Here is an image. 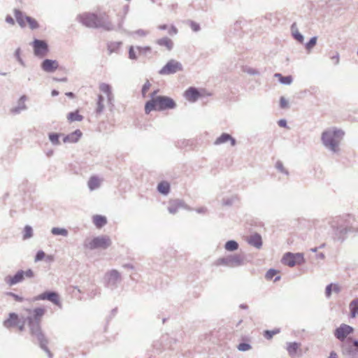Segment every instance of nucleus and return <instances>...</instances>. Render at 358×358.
Segmentation results:
<instances>
[{
  "instance_id": "5",
  "label": "nucleus",
  "mask_w": 358,
  "mask_h": 358,
  "mask_svg": "<svg viewBox=\"0 0 358 358\" xmlns=\"http://www.w3.org/2000/svg\"><path fill=\"white\" fill-rule=\"evenodd\" d=\"M111 245V240L108 236H101L87 239L84 243L85 248L87 250L106 249Z\"/></svg>"
},
{
  "instance_id": "18",
  "label": "nucleus",
  "mask_w": 358,
  "mask_h": 358,
  "mask_svg": "<svg viewBox=\"0 0 358 358\" xmlns=\"http://www.w3.org/2000/svg\"><path fill=\"white\" fill-rule=\"evenodd\" d=\"M92 221L94 225L100 229L107 223V219L105 216L96 215L93 216Z\"/></svg>"
},
{
  "instance_id": "55",
  "label": "nucleus",
  "mask_w": 358,
  "mask_h": 358,
  "mask_svg": "<svg viewBox=\"0 0 358 358\" xmlns=\"http://www.w3.org/2000/svg\"><path fill=\"white\" fill-rule=\"evenodd\" d=\"M332 290H334L336 292H338L339 291V287L337 285L333 284Z\"/></svg>"
},
{
  "instance_id": "9",
  "label": "nucleus",
  "mask_w": 358,
  "mask_h": 358,
  "mask_svg": "<svg viewBox=\"0 0 358 358\" xmlns=\"http://www.w3.org/2000/svg\"><path fill=\"white\" fill-rule=\"evenodd\" d=\"M282 262L285 265H287L289 266H294L296 264H301L303 262V257L302 255L292 254V253H287L284 255L282 259Z\"/></svg>"
},
{
  "instance_id": "16",
  "label": "nucleus",
  "mask_w": 358,
  "mask_h": 358,
  "mask_svg": "<svg viewBox=\"0 0 358 358\" xmlns=\"http://www.w3.org/2000/svg\"><path fill=\"white\" fill-rule=\"evenodd\" d=\"M81 136L82 132L79 129H77L75 131L67 135L64 138V141L69 143H76L80 138Z\"/></svg>"
},
{
  "instance_id": "58",
  "label": "nucleus",
  "mask_w": 358,
  "mask_h": 358,
  "mask_svg": "<svg viewBox=\"0 0 358 358\" xmlns=\"http://www.w3.org/2000/svg\"><path fill=\"white\" fill-rule=\"evenodd\" d=\"M51 94H52V96H57V95L59 94V92L55 90H54L52 91Z\"/></svg>"
},
{
  "instance_id": "59",
  "label": "nucleus",
  "mask_w": 358,
  "mask_h": 358,
  "mask_svg": "<svg viewBox=\"0 0 358 358\" xmlns=\"http://www.w3.org/2000/svg\"><path fill=\"white\" fill-rule=\"evenodd\" d=\"M56 80H57V81H62V82H66L67 81V78H63L62 79H56Z\"/></svg>"
},
{
  "instance_id": "31",
  "label": "nucleus",
  "mask_w": 358,
  "mask_h": 358,
  "mask_svg": "<svg viewBox=\"0 0 358 358\" xmlns=\"http://www.w3.org/2000/svg\"><path fill=\"white\" fill-rule=\"evenodd\" d=\"M52 234L56 236H66L68 235V231L63 228L54 227L52 229Z\"/></svg>"
},
{
  "instance_id": "29",
  "label": "nucleus",
  "mask_w": 358,
  "mask_h": 358,
  "mask_svg": "<svg viewBox=\"0 0 358 358\" xmlns=\"http://www.w3.org/2000/svg\"><path fill=\"white\" fill-rule=\"evenodd\" d=\"M122 45L121 42H113L108 44V49L110 53L117 52Z\"/></svg>"
},
{
  "instance_id": "3",
  "label": "nucleus",
  "mask_w": 358,
  "mask_h": 358,
  "mask_svg": "<svg viewBox=\"0 0 358 358\" xmlns=\"http://www.w3.org/2000/svg\"><path fill=\"white\" fill-rule=\"evenodd\" d=\"M26 310L31 315L27 317L31 334L36 336L39 341H42L44 336L41 332L40 322L43 316L45 313V309L44 308L38 307L33 310L27 309Z\"/></svg>"
},
{
  "instance_id": "61",
  "label": "nucleus",
  "mask_w": 358,
  "mask_h": 358,
  "mask_svg": "<svg viewBox=\"0 0 358 358\" xmlns=\"http://www.w3.org/2000/svg\"><path fill=\"white\" fill-rule=\"evenodd\" d=\"M353 345L355 348H358V341H354L353 342Z\"/></svg>"
},
{
  "instance_id": "11",
  "label": "nucleus",
  "mask_w": 358,
  "mask_h": 358,
  "mask_svg": "<svg viewBox=\"0 0 358 358\" xmlns=\"http://www.w3.org/2000/svg\"><path fill=\"white\" fill-rule=\"evenodd\" d=\"M34 300H48L53 303L54 304L61 306V303L59 301V296L57 293L54 292H46L39 294L38 296L34 298Z\"/></svg>"
},
{
  "instance_id": "6",
  "label": "nucleus",
  "mask_w": 358,
  "mask_h": 358,
  "mask_svg": "<svg viewBox=\"0 0 358 358\" xmlns=\"http://www.w3.org/2000/svg\"><path fill=\"white\" fill-rule=\"evenodd\" d=\"M34 272L31 269H27L24 271L22 270L18 271L14 275H8L6 278V282L9 285H13L22 282L24 278H31L34 277Z\"/></svg>"
},
{
  "instance_id": "56",
  "label": "nucleus",
  "mask_w": 358,
  "mask_h": 358,
  "mask_svg": "<svg viewBox=\"0 0 358 358\" xmlns=\"http://www.w3.org/2000/svg\"><path fill=\"white\" fill-rule=\"evenodd\" d=\"M158 28L161 30H164V29H166L168 28V27L166 24H160V25H159Z\"/></svg>"
},
{
  "instance_id": "35",
  "label": "nucleus",
  "mask_w": 358,
  "mask_h": 358,
  "mask_svg": "<svg viewBox=\"0 0 358 358\" xmlns=\"http://www.w3.org/2000/svg\"><path fill=\"white\" fill-rule=\"evenodd\" d=\"M238 247V243L234 241H229L225 244V249L229 251L236 250Z\"/></svg>"
},
{
  "instance_id": "19",
  "label": "nucleus",
  "mask_w": 358,
  "mask_h": 358,
  "mask_svg": "<svg viewBox=\"0 0 358 358\" xmlns=\"http://www.w3.org/2000/svg\"><path fill=\"white\" fill-rule=\"evenodd\" d=\"M228 141H231V145H235V140L228 134H222L219 138L216 139L215 141V144L220 145L224 143L227 142Z\"/></svg>"
},
{
  "instance_id": "17",
  "label": "nucleus",
  "mask_w": 358,
  "mask_h": 358,
  "mask_svg": "<svg viewBox=\"0 0 358 358\" xmlns=\"http://www.w3.org/2000/svg\"><path fill=\"white\" fill-rule=\"evenodd\" d=\"M67 120L69 123L73 122H80L83 120V116L79 113V110H77L73 112L68 113L66 116Z\"/></svg>"
},
{
  "instance_id": "21",
  "label": "nucleus",
  "mask_w": 358,
  "mask_h": 358,
  "mask_svg": "<svg viewBox=\"0 0 358 358\" xmlns=\"http://www.w3.org/2000/svg\"><path fill=\"white\" fill-rule=\"evenodd\" d=\"M222 261L230 266H237L242 263L243 259L239 256L234 255L229 257V258L226 259V260L222 259Z\"/></svg>"
},
{
  "instance_id": "23",
  "label": "nucleus",
  "mask_w": 358,
  "mask_h": 358,
  "mask_svg": "<svg viewBox=\"0 0 358 358\" xmlns=\"http://www.w3.org/2000/svg\"><path fill=\"white\" fill-rule=\"evenodd\" d=\"M157 43L159 45L164 46L168 50H171L173 45V41L167 37L157 40Z\"/></svg>"
},
{
  "instance_id": "22",
  "label": "nucleus",
  "mask_w": 358,
  "mask_h": 358,
  "mask_svg": "<svg viewBox=\"0 0 358 358\" xmlns=\"http://www.w3.org/2000/svg\"><path fill=\"white\" fill-rule=\"evenodd\" d=\"M14 15L20 26L24 27L27 25L25 19L27 16L24 15L22 13L17 9L14 10Z\"/></svg>"
},
{
  "instance_id": "39",
  "label": "nucleus",
  "mask_w": 358,
  "mask_h": 358,
  "mask_svg": "<svg viewBox=\"0 0 358 358\" xmlns=\"http://www.w3.org/2000/svg\"><path fill=\"white\" fill-rule=\"evenodd\" d=\"M151 87V83L149 82V80H146L145 84L143 85L142 87V95L143 97H145L147 92L149 91Z\"/></svg>"
},
{
  "instance_id": "4",
  "label": "nucleus",
  "mask_w": 358,
  "mask_h": 358,
  "mask_svg": "<svg viewBox=\"0 0 358 358\" xmlns=\"http://www.w3.org/2000/svg\"><path fill=\"white\" fill-rule=\"evenodd\" d=\"M343 136L344 132L342 130L336 128L329 129L322 134V141L326 147L336 152Z\"/></svg>"
},
{
  "instance_id": "14",
  "label": "nucleus",
  "mask_w": 358,
  "mask_h": 358,
  "mask_svg": "<svg viewBox=\"0 0 358 358\" xmlns=\"http://www.w3.org/2000/svg\"><path fill=\"white\" fill-rule=\"evenodd\" d=\"M288 354L292 358L301 355V344L299 343L293 342L289 343L287 346Z\"/></svg>"
},
{
  "instance_id": "37",
  "label": "nucleus",
  "mask_w": 358,
  "mask_h": 358,
  "mask_svg": "<svg viewBox=\"0 0 358 358\" xmlns=\"http://www.w3.org/2000/svg\"><path fill=\"white\" fill-rule=\"evenodd\" d=\"M137 52L139 55H145L148 52H150L151 51V48L150 46H145V47H136Z\"/></svg>"
},
{
  "instance_id": "34",
  "label": "nucleus",
  "mask_w": 358,
  "mask_h": 358,
  "mask_svg": "<svg viewBox=\"0 0 358 358\" xmlns=\"http://www.w3.org/2000/svg\"><path fill=\"white\" fill-rule=\"evenodd\" d=\"M275 77L278 78L280 83L286 85H289L292 81V78L291 76H282L280 73H276Z\"/></svg>"
},
{
  "instance_id": "45",
  "label": "nucleus",
  "mask_w": 358,
  "mask_h": 358,
  "mask_svg": "<svg viewBox=\"0 0 358 358\" xmlns=\"http://www.w3.org/2000/svg\"><path fill=\"white\" fill-rule=\"evenodd\" d=\"M237 348L240 351H247L251 349L250 345L248 343H240Z\"/></svg>"
},
{
  "instance_id": "30",
  "label": "nucleus",
  "mask_w": 358,
  "mask_h": 358,
  "mask_svg": "<svg viewBox=\"0 0 358 358\" xmlns=\"http://www.w3.org/2000/svg\"><path fill=\"white\" fill-rule=\"evenodd\" d=\"M292 31L294 38L297 40L299 42L302 43L303 41V37L296 29L295 24H293L292 26Z\"/></svg>"
},
{
  "instance_id": "25",
  "label": "nucleus",
  "mask_w": 358,
  "mask_h": 358,
  "mask_svg": "<svg viewBox=\"0 0 358 358\" xmlns=\"http://www.w3.org/2000/svg\"><path fill=\"white\" fill-rule=\"evenodd\" d=\"M349 308L350 310V316L352 317H355V316L358 315V299L352 301L349 305Z\"/></svg>"
},
{
  "instance_id": "15",
  "label": "nucleus",
  "mask_w": 358,
  "mask_h": 358,
  "mask_svg": "<svg viewBox=\"0 0 358 358\" xmlns=\"http://www.w3.org/2000/svg\"><path fill=\"white\" fill-rule=\"evenodd\" d=\"M59 67L57 61L52 59H45L41 64L42 69L45 72H53Z\"/></svg>"
},
{
  "instance_id": "33",
  "label": "nucleus",
  "mask_w": 358,
  "mask_h": 358,
  "mask_svg": "<svg viewBox=\"0 0 358 358\" xmlns=\"http://www.w3.org/2000/svg\"><path fill=\"white\" fill-rule=\"evenodd\" d=\"M182 207V203L179 201H173L169 207V211L171 213H176L178 210Z\"/></svg>"
},
{
  "instance_id": "53",
  "label": "nucleus",
  "mask_w": 358,
  "mask_h": 358,
  "mask_svg": "<svg viewBox=\"0 0 358 358\" xmlns=\"http://www.w3.org/2000/svg\"><path fill=\"white\" fill-rule=\"evenodd\" d=\"M278 125L281 127H286L287 122L285 120H280L278 121Z\"/></svg>"
},
{
  "instance_id": "27",
  "label": "nucleus",
  "mask_w": 358,
  "mask_h": 358,
  "mask_svg": "<svg viewBox=\"0 0 358 358\" xmlns=\"http://www.w3.org/2000/svg\"><path fill=\"white\" fill-rule=\"evenodd\" d=\"M157 189L162 194H166L169 192L170 185L169 182L163 181L158 185Z\"/></svg>"
},
{
  "instance_id": "44",
  "label": "nucleus",
  "mask_w": 358,
  "mask_h": 358,
  "mask_svg": "<svg viewBox=\"0 0 358 358\" xmlns=\"http://www.w3.org/2000/svg\"><path fill=\"white\" fill-rule=\"evenodd\" d=\"M49 138L51 142L54 144H59V135L57 134H50L49 135Z\"/></svg>"
},
{
  "instance_id": "54",
  "label": "nucleus",
  "mask_w": 358,
  "mask_h": 358,
  "mask_svg": "<svg viewBox=\"0 0 358 358\" xmlns=\"http://www.w3.org/2000/svg\"><path fill=\"white\" fill-rule=\"evenodd\" d=\"M328 358H338V355L335 352H331Z\"/></svg>"
},
{
  "instance_id": "52",
  "label": "nucleus",
  "mask_w": 358,
  "mask_h": 358,
  "mask_svg": "<svg viewBox=\"0 0 358 358\" xmlns=\"http://www.w3.org/2000/svg\"><path fill=\"white\" fill-rule=\"evenodd\" d=\"M6 22H8V24H10L11 25H13L15 24V21H14L13 18L10 15L6 16Z\"/></svg>"
},
{
  "instance_id": "28",
  "label": "nucleus",
  "mask_w": 358,
  "mask_h": 358,
  "mask_svg": "<svg viewBox=\"0 0 358 358\" xmlns=\"http://www.w3.org/2000/svg\"><path fill=\"white\" fill-rule=\"evenodd\" d=\"M279 273V271H277V270H275V269H270L267 271V273H266V278L268 280H272L273 277L276 276L275 278L274 279V281H278L280 280V277L279 275H278V274Z\"/></svg>"
},
{
  "instance_id": "41",
  "label": "nucleus",
  "mask_w": 358,
  "mask_h": 358,
  "mask_svg": "<svg viewBox=\"0 0 358 358\" xmlns=\"http://www.w3.org/2000/svg\"><path fill=\"white\" fill-rule=\"evenodd\" d=\"M317 42V38L313 37L307 43L306 45V48L308 50H311L316 44Z\"/></svg>"
},
{
  "instance_id": "2",
  "label": "nucleus",
  "mask_w": 358,
  "mask_h": 358,
  "mask_svg": "<svg viewBox=\"0 0 358 358\" xmlns=\"http://www.w3.org/2000/svg\"><path fill=\"white\" fill-rule=\"evenodd\" d=\"M158 91H154L151 94V99L145 105V113L149 114L152 110H164L174 108L176 102L170 97L157 96Z\"/></svg>"
},
{
  "instance_id": "38",
  "label": "nucleus",
  "mask_w": 358,
  "mask_h": 358,
  "mask_svg": "<svg viewBox=\"0 0 358 358\" xmlns=\"http://www.w3.org/2000/svg\"><path fill=\"white\" fill-rule=\"evenodd\" d=\"M280 332V330L279 329H275V330H273V331H264V336L267 339H271L272 338V337L278 334Z\"/></svg>"
},
{
  "instance_id": "43",
  "label": "nucleus",
  "mask_w": 358,
  "mask_h": 358,
  "mask_svg": "<svg viewBox=\"0 0 358 358\" xmlns=\"http://www.w3.org/2000/svg\"><path fill=\"white\" fill-rule=\"evenodd\" d=\"M109 276H110V278H109L110 280H116L119 279L120 274L117 271L113 270L109 273Z\"/></svg>"
},
{
  "instance_id": "48",
  "label": "nucleus",
  "mask_w": 358,
  "mask_h": 358,
  "mask_svg": "<svg viewBox=\"0 0 358 358\" xmlns=\"http://www.w3.org/2000/svg\"><path fill=\"white\" fill-rule=\"evenodd\" d=\"M189 24L191 29L194 31H198L200 29V27H199V24H197L196 22H195L194 21H190L189 22Z\"/></svg>"
},
{
  "instance_id": "7",
  "label": "nucleus",
  "mask_w": 358,
  "mask_h": 358,
  "mask_svg": "<svg viewBox=\"0 0 358 358\" xmlns=\"http://www.w3.org/2000/svg\"><path fill=\"white\" fill-rule=\"evenodd\" d=\"M3 325L6 328L17 327L20 331L24 329V321H21L18 315L14 313L9 314L8 317L4 320Z\"/></svg>"
},
{
  "instance_id": "60",
  "label": "nucleus",
  "mask_w": 358,
  "mask_h": 358,
  "mask_svg": "<svg viewBox=\"0 0 358 358\" xmlns=\"http://www.w3.org/2000/svg\"><path fill=\"white\" fill-rule=\"evenodd\" d=\"M343 348L344 350H345L346 352H350V350H348V349L345 346V345H343Z\"/></svg>"
},
{
  "instance_id": "47",
  "label": "nucleus",
  "mask_w": 358,
  "mask_h": 358,
  "mask_svg": "<svg viewBox=\"0 0 358 358\" xmlns=\"http://www.w3.org/2000/svg\"><path fill=\"white\" fill-rule=\"evenodd\" d=\"M280 106L282 108H286L289 106L287 100L283 96H282L280 99Z\"/></svg>"
},
{
  "instance_id": "62",
  "label": "nucleus",
  "mask_w": 358,
  "mask_h": 358,
  "mask_svg": "<svg viewBox=\"0 0 358 358\" xmlns=\"http://www.w3.org/2000/svg\"><path fill=\"white\" fill-rule=\"evenodd\" d=\"M47 258L50 260V261H52L53 259V257L52 256H48Z\"/></svg>"
},
{
  "instance_id": "10",
  "label": "nucleus",
  "mask_w": 358,
  "mask_h": 358,
  "mask_svg": "<svg viewBox=\"0 0 358 358\" xmlns=\"http://www.w3.org/2000/svg\"><path fill=\"white\" fill-rule=\"evenodd\" d=\"M32 46L34 55L38 57H45L48 52V44L44 41L35 39L33 41Z\"/></svg>"
},
{
  "instance_id": "42",
  "label": "nucleus",
  "mask_w": 358,
  "mask_h": 358,
  "mask_svg": "<svg viewBox=\"0 0 358 358\" xmlns=\"http://www.w3.org/2000/svg\"><path fill=\"white\" fill-rule=\"evenodd\" d=\"M129 57L131 59H137L136 51L135 50V48L134 46L129 47Z\"/></svg>"
},
{
  "instance_id": "51",
  "label": "nucleus",
  "mask_w": 358,
  "mask_h": 358,
  "mask_svg": "<svg viewBox=\"0 0 358 358\" xmlns=\"http://www.w3.org/2000/svg\"><path fill=\"white\" fill-rule=\"evenodd\" d=\"M332 287H333V284H330L326 288L325 293H326V296L328 297L330 296V295L331 294Z\"/></svg>"
},
{
  "instance_id": "46",
  "label": "nucleus",
  "mask_w": 358,
  "mask_h": 358,
  "mask_svg": "<svg viewBox=\"0 0 358 358\" xmlns=\"http://www.w3.org/2000/svg\"><path fill=\"white\" fill-rule=\"evenodd\" d=\"M45 257V254L43 251H38L35 257V262L43 260Z\"/></svg>"
},
{
  "instance_id": "8",
  "label": "nucleus",
  "mask_w": 358,
  "mask_h": 358,
  "mask_svg": "<svg viewBox=\"0 0 358 358\" xmlns=\"http://www.w3.org/2000/svg\"><path fill=\"white\" fill-rule=\"evenodd\" d=\"M182 70V64L173 59L169 61L159 71L161 75H169Z\"/></svg>"
},
{
  "instance_id": "13",
  "label": "nucleus",
  "mask_w": 358,
  "mask_h": 358,
  "mask_svg": "<svg viewBox=\"0 0 358 358\" xmlns=\"http://www.w3.org/2000/svg\"><path fill=\"white\" fill-rule=\"evenodd\" d=\"M203 90L201 92L196 88L191 87H189L184 93V96L187 100L191 102L196 101L199 97L203 95Z\"/></svg>"
},
{
  "instance_id": "40",
  "label": "nucleus",
  "mask_w": 358,
  "mask_h": 358,
  "mask_svg": "<svg viewBox=\"0 0 358 358\" xmlns=\"http://www.w3.org/2000/svg\"><path fill=\"white\" fill-rule=\"evenodd\" d=\"M103 96L101 95H99V98H98V101H97V108H96L97 113H101L103 110L104 106L103 104Z\"/></svg>"
},
{
  "instance_id": "26",
  "label": "nucleus",
  "mask_w": 358,
  "mask_h": 358,
  "mask_svg": "<svg viewBox=\"0 0 358 358\" xmlns=\"http://www.w3.org/2000/svg\"><path fill=\"white\" fill-rule=\"evenodd\" d=\"M100 185V180L96 176H92L88 181V187L91 190H93Z\"/></svg>"
},
{
  "instance_id": "20",
  "label": "nucleus",
  "mask_w": 358,
  "mask_h": 358,
  "mask_svg": "<svg viewBox=\"0 0 358 358\" xmlns=\"http://www.w3.org/2000/svg\"><path fill=\"white\" fill-rule=\"evenodd\" d=\"M248 242L250 245L259 248L262 245V237L260 235L255 234L250 236Z\"/></svg>"
},
{
  "instance_id": "57",
  "label": "nucleus",
  "mask_w": 358,
  "mask_h": 358,
  "mask_svg": "<svg viewBox=\"0 0 358 358\" xmlns=\"http://www.w3.org/2000/svg\"><path fill=\"white\" fill-rule=\"evenodd\" d=\"M66 95L72 99H73L75 97V95L73 92H66Z\"/></svg>"
},
{
  "instance_id": "32",
  "label": "nucleus",
  "mask_w": 358,
  "mask_h": 358,
  "mask_svg": "<svg viewBox=\"0 0 358 358\" xmlns=\"http://www.w3.org/2000/svg\"><path fill=\"white\" fill-rule=\"evenodd\" d=\"M26 23L27 24L29 25V27H30V29H37L38 27V23L37 22V21L31 17H26Z\"/></svg>"
},
{
  "instance_id": "50",
  "label": "nucleus",
  "mask_w": 358,
  "mask_h": 358,
  "mask_svg": "<svg viewBox=\"0 0 358 358\" xmlns=\"http://www.w3.org/2000/svg\"><path fill=\"white\" fill-rule=\"evenodd\" d=\"M177 33H178L177 28L175 26L171 25L169 29V34L170 35H173V34H176Z\"/></svg>"
},
{
  "instance_id": "1",
  "label": "nucleus",
  "mask_w": 358,
  "mask_h": 358,
  "mask_svg": "<svg viewBox=\"0 0 358 358\" xmlns=\"http://www.w3.org/2000/svg\"><path fill=\"white\" fill-rule=\"evenodd\" d=\"M78 21L83 25L91 28H102L106 31L113 29V24L106 13L97 15L92 13H84L78 16Z\"/></svg>"
},
{
  "instance_id": "36",
  "label": "nucleus",
  "mask_w": 358,
  "mask_h": 358,
  "mask_svg": "<svg viewBox=\"0 0 358 358\" xmlns=\"http://www.w3.org/2000/svg\"><path fill=\"white\" fill-rule=\"evenodd\" d=\"M33 231L31 227L26 226L23 231V238L27 239L32 236Z\"/></svg>"
},
{
  "instance_id": "12",
  "label": "nucleus",
  "mask_w": 358,
  "mask_h": 358,
  "mask_svg": "<svg viewBox=\"0 0 358 358\" xmlns=\"http://www.w3.org/2000/svg\"><path fill=\"white\" fill-rule=\"evenodd\" d=\"M354 331V329L345 324H342L339 327H338L334 332V336L343 341L344 339L350 334H352Z\"/></svg>"
},
{
  "instance_id": "49",
  "label": "nucleus",
  "mask_w": 358,
  "mask_h": 358,
  "mask_svg": "<svg viewBox=\"0 0 358 358\" xmlns=\"http://www.w3.org/2000/svg\"><path fill=\"white\" fill-rule=\"evenodd\" d=\"M9 296H11L16 301L21 302L24 300L22 296H20L14 293L10 292L8 294Z\"/></svg>"
},
{
  "instance_id": "24",
  "label": "nucleus",
  "mask_w": 358,
  "mask_h": 358,
  "mask_svg": "<svg viewBox=\"0 0 358 358\" xmlns=\"http://www.w3.org/2000/svg\"><path fill=\"white\" fill-rule=\"evenodd\" d=\"M99 89L103 93H104L106 95L108 102H111L113 99V95L110 87L107 84L103 83L100 85Z\"/></svg>"
}]
</instances>
